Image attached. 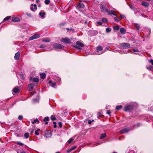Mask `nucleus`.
<instances>
[{
  "label": "nucleus",
  "instance_id": "1",
  "mask_svg": "<svg viewBox=\"0 0 153 153\" xmlns=\"http://www.w3.org/2000/svg\"><path fill=\"white\" fill-rule=\"evenodd\" d=\"M76 43V45H72L71 46L80 50H82V49L81 47H83L84 46V45L83 43L79 41L77 42Z\"/></svg>",
  "mask_w": 153,
  "mask_h": 153
},
{
  "label": "nucleus",
  "instance_id": "2",
  "mask_svg": "<svg viewBox=\"0 0 153 153\" xmlns=\"http://www.w3.org/2000/svg\"><path fill=\"white\" fill-rule=\"evenodd\" d=\"M134 107L133 105H126L124 108V111H130L134 110Z\"/></svg>",
  "mask_w": 153,
  "mask_h": 153
},
{
  "label": "nucleus",
  "instance_id": "3",
  "mask_svg": "<svg viewBox=\"0 0 153 153\" xmlns=\"http://www.w3.org/2000/svg\"><path fill=\"white\" fill-rule=\"evenodd\" d=\"M37 86V84L36 85L33 83H30L28 85L27 90L29 91H31L33 89L34 86L36 87Z\"/></svg>",
  "mask_w": 153,
  "mask_h": 153
},
{
  "label": "nucleus",
  "instance_id": "4",
  "mask_svg": "<svg viewBox=\"0 0 153 153\" xmlns=\"http://www.w3.org/2000/svg\"><path fill=\"white\" fill-rule=\"evenodd\" d=\"M121 47L123 48L126 49L129 48L130 47V44L127 43H123L120 44Z\"/></svg>",
  "mask_w": 153,
  "mask_h": 153
},
{
  "label": "nucleus",
  "instance_id": "5",
  "mask_svg": "<svg viewBox=\"0 0 153 153\" xmlns=\"http://www.w3.org/2000/svg\"><path fill=\"white\" fill-rule=\"evenodd\" d=\"M53 47L56 49H62L64 48V46L59 44L55 43L53 44Z\"/></svg>",
  "mask_w": 153,
  "mask_h": 153
},
{
  "label": "nucleus",
  "instance_id": "6",
  "mask_svg": "<svg viewBox=\"0 0 153 153\" xmlns=\"http://www.w3.org/2000/svg\"><path fill=\"white\" fill-rule=\"evenodd\" d=\"M61 41L65 44H69L71 43L70 40V39L67 38H62L61 40Z\"/></svg>",
  "mask_w": 153,
  "mask_h": 153
},
{
  "label": "nucleus",
  "instance_id": "7",
  "mask_svg": "<svg viewBox=\"0 0 153 153\" xmlns=\"http://www.w3.org/2000/svg\"><path fill=\"white\" fill-rule=\"evenodd\" d=\"M85 6L83 3L81 1H80L78 4L77 5L76 8H84Z\"/></svg>",
  "mask_w": 153,
  "mask_h": 153
},
{
  "label": "nucleus",
  "instance_id": "8",
  "mask_svg": "<svg viewBox=\"0 0 153 153\" xmlns=\"http://www.w3.org/2000/svg\"><path fill=\"white\" fill-rule=\"evenodd\" d=\"M100 8L101 11L102 12L105 13V12H108V10L105 8V7L104 4H102L101 5Z\"/></svg>",
  "mask_w": 153,
  "mask_h": 153
},
{
  "label": "nucleus",
  "instance_id": "9",
  "mask_svg": "<svg viewBox=\"0 0 153 153\" xmlns=\"http://www.w3.org/2000/svg\"><path fill=\"white\" fill-rule=\"evenodd\" d=\"M40 37V35L39 34H35L31 37L30 38V40H32Z\"/></svg>",
  "mask_w": 153,
  "mask_h": 153
},
{
  "label": "nucleus",
  "instance_id": "10",
  "mask_svg": "<svg viewBox=\"0 0 153 153\" xmlns=\"http://www.w3.org/2000/svg\"><path fill=\"white\" fill-rule=\"evenodd\" d=\"M20 52L18 51L15 54L14 56V59L16 60H18L19 59L20 56Z\"/></svg>",
  "mask_w": 153,
  "mask_h": 153
},
{
  "label": "nucleus",
  "instance_id": "11",
  "mask_svg": "<svg viewBox=\"0 0 153 153\" xmlns=\"http://www.w3.org/2000/svg\"><path fill=\"white\" fill-rule=\"evenodd\" d=\"M129 129H128V128H124L120 130V133L121 134L126 133L128 132L129 131Z\"/></svg>",
  "mask_w": 153,
  "mask_h": 153
},
{
  "label": "nucleus",
  "instance_id": "12",
  "mask_svg": "<svg viewBox=\"0 0 153 153\" xmlns=\"http://www.w3.org/2000/svg\"><path fill=\"white\" fill-rule=\"evenodd\" d=\"M12 21L14 22H18L20 21V19L17 17H13L12 18Z\"/></svg>",
  "mask_w": 153,
  "mask_h": 153
},
{
  "label": "nucleus",
  "instance_id": "13",
  "mask_svg": "<svg viewBox=\"0 0 153 153\" xmlns=\"http://www.w3.org/2000/svg\"><path fill=\"white\" fill-rule=\"evenodd\" d=\"M141 4L145 7H148L149 6V4L146 1H143L141 2Z\"/></svg>",
  "mask_w": 153,
  "mask_h": 153
},
{
  "label": "nucleus",
  "instance_id": "14",
  "mask_svg": "<svg viewBox=\"0 0 153 153\" xmlns=\"http://www.w3.org/2000/svg\"><path fill=\"white\" fill-rule=\"evenodd\" d=\"M120 33L122 34H124L126 31V29L123 27L121 28L120 29Z\"/></svg>",
  "mask_w": 153,
  "mask_h": 153
},
{
  "label": "nucleus",
  "instance_id": "15",
  "mask_svg": "<svg viewBox=\"0 0 153 153\" xmlns=\"http://www.w3.org/2000/svg\"><path fill=\"white\" fill-rule=\"evenodd\" d=\"M106 134L105 133H104L101 134L100 136V139H102L106 137Z\"/></svg>",
  "mask_w": 153,
  "mask_h": 153
},
{
  "label": "nucleus",
  "instance_id": "16",
  "mask_svg": "<svg viewBox=\"0 0 153 153\" xmlns=\"http://www.w3.org/2000/svg\"><path fill=\"white\" fill-rule=\"evenodd\" d=\"M96 49L97 52H98L99 51H101L103 50V48L102 46H99L97 47Z\"/></svg>",
  "mask_w": 153,
  "mask_h": 153
},
{
  "label": "nucleus",
  "instance_id": "17",
  "mask_svg": "<svg viewBox=\"0 0 153 153\" xmlns=\"http://www.w3.org/2000/svg\"><path fill=\"white\" fill-rule=\"evenodd\" d=\"M40 77L42 79H44L46 76V74L45 73H41L40 74Z\"/></svg>",
  "mask_w": 153,
  "mask_h": 153
},
{
  "label": "nucleus",
  "instance_id": "18",
  "mask_svg": "<svg viewBox=\"0 0 153 153\" xmlns=\"http://www.w3.org/2000/svg\"><path fill=\"white\" fill-rule=\"evenodd\" d=\"M66 24V22L62 23L59 25V26L60 28L63 27Z\"/></svg>",
  "mask_w": 153,
  "mask_h": 153
},
{
  "label": "nucleus",
  "instance_id": "19",
  "mask_svg": "<svg viewBox=\"0 0 153 153\" xmlns=\"http://www.w3.org/2000/svg\"><path fill=\"white\" fill-rule=\"evenodd\" d=\"M108 14L109 15L112 14L114 16H117V13H115L114 11L111 10H109L108 11Z\"/></svg>",
  "mask_w": 153,
  "mask_h": 153
},
{
  "label": "nucleus",
  "instance_id": "20",
  "mask_svg": "<svg viewBox=\"0 0 153 153\" xmlns=\"http://www.w3.org/2000/svg\"><path fill=\"white\" fill-rule=\"evenodd\" d=\"M44 133L45 135H48L51 134V131L49 130H45L44 131Z\"/></svg>",
  "mask_w": 153,
  "mask_h": 153
},
{
  "label": "nucleus",
  "instance_id": "21",
  "mask_svg": "<svg viewBox=\"0 0 153 153\" xmlns=\"http://www.w3.org/2000/svg\"><path fill=\"white\" fill-rule=\"evenodd\" d=\"M20 91V90L18 88H14L13 89V92L15 93H17L19 92Z\"/></svg>",
  "mask_w": 153,
  "mask_h": 153
},
{
  "label": "nucleus",
  "instance_id": "22",
  "mask_svg": "<svg viewBox=\"0 0 153 153\" xmlns=\"http://www.w3.org/2000/svg\"><path fill=\"white\" fill-rule=\"evenodd\" d=\"M134 26L136 28L137 30H139L140 29V25L137 23H134Z\"/></svg>",
  "mask_w": 153,
  "mask_h": 153
},
{
  "label": "nucleus",
  "instance_id": "23",
  "mask_svg": "<svg viewBox=\"0 0 153 153\" xmlns=\"http://www.w3.org/2000/svg\"><path fill=\"white\" fill-rule=\"evenodd\" d=\"M31 5L32 7H33V6H34V9H35V10L37 9V6H36V4H35L34 5H33V4H32ZM30 9L31 10H32L33 11H34V10L33 7H32L31 8H30Z\"/></svg>",
  "mask_w": 153,
  "mask_h": 153
},
{
  "label": "nucleus",
  "instance_id": "24",
  "mask_svg": "<svg viewBox=\"0 0 153 153\" xmlns=\"http://www.w3.org/2000/svg\"><path fill=\"white\" fill-rule=\"evenodd\" d=\"M45 14V12H40L39 13L40 16L42 18H43Z\"/></svg>",
  "mask_w": 153,
  "mask_h": 153
},
{
  "label": "nucleus",
  "instance_id": "25",
  "mask_svg": "<svg viewBox=\"0 0 153 153\" xmlns=\"http://www.w3.org/2000/svg\"><path fill=\"white\" fill-rule=\"evenodd\" d=\"M36 122H37L38 123H39V121L37 118H36V119L34 120L33 121H32V123L33 124H34L36 123Z\"/></svg>",
  "mask_w": 153,
  "mask_h": 153
},
{
  "label": "nucleus",
  "instance_id": "26",
  "mask_svg": "<svg viewBox=\"0 0 153 153\" xmlns=\"http://www.w3.org/2000/svg\"><path fill=\"white\" fill-rule=\"evenodd\" d=\"M39 81V79L37 78H34L33 79V82H38Z\"/></svg>",
  "mask_w": 153,
  "mask_h": 153
},
{
  "label": "nucleus",
  "instance_id": "27",
  "mask_svg": "<svg viewBox=\"0 0 153 153\" xmlns=\"http://www.w3.org/2000/svg\"><path fill=\"white\" fill-rule=\"evenodd\" d=\"M122 107H123L121 105H118L116 107L115 109L116 110H119L121 109Z\"/></svg>",
  "mask_w": 153,
  "mask_h": 153
},
{
  "label": "nucleus",
  "instance_id": "28",
  "mask_svg": "<svg viewBox=\"0 0 153 153\" xmlns=\"http://www.w3.org/2000/svg\"><path fill=\"white\" fill-rule=\"evenodd\" d=\"M98 118H99V117L103 118L104 117V116L103 114H102L100 112H99L98 113Z\"/></svg>",
  "mask_w": 153,
  "mask_h": 153
},
{
  "label": "nucleus",
  "instance_id": "29",
  "mask_svg": "<svg viewBox=\"0 0 153 153\" xmlns=\"http://www.w3.org/2000/svg\"><path fill=\"white\" fill-rule=\"evenodd\" d=\"M141 124L140 123H138L137 124H135L133 126V127H138L140 126Z\"/></svg>",
  "mask_w": 153,
  "mask_h": 153
},
{
  "label": "nucleus",
  "instance_id": "30",
  "mask_svg": "<svg viewBox=\"0 0 153 153\" xmlns=\"http://www.w3.org/2000/svg\"><path fill=\"white\" fill-rule=\"evenodd\" d=\"M113 28L116 30H118L119 29V27L118 26H114L113 27Z\"/></svg>",
  "mask_w": 153,
  "mask_h": 153
},
{
  "label": "nucleus",
  "instance_id": "31",
  "mask_svg": "<svg viewBox=\"0 0 153 153\" xmlns=\"http://www.w3.org/2000/svg\"><path fill=\"white\" fill-rule=\"evenodd\" d=\"M29 134L28 133H26L24 135V136L27 139L29 137Z\"/></svg>",
  "mask_w": 153,
  "mask_h": 153
},
{
  "label": "nucleus",
  "instance_id": "32",
  "mask_svg": "<svg viewBox=\"0 0 153 153\" xmlns=\"http://www.w3.org/2000/svg\"><path fill=\"white\" fill-rule=\"evenodd\" d=\"M10 18H11L10 16H7L4 19H3V21H5L6 20H9V19H10Z\"/></svg>",
  "mask_w": 153,
  "mask_h": 153
},
{
  "label": "nucleus",
  "instance_id": "33",
  "mask_svg": "<svg viewBox=\"0 0 153 153\" xmlns=\"http://www.w3.org/2000/svg\"><path fill=\"white\" fill-rule=\"evenodd\" d=\"M102 21L103 22H108L107 19L105 18H103L102 19Z\"/></svg>",
  "mask_w": 153,
  "mask_h": 153
},
{
  "label": "nucleus",
  "instance_id": "34",
  "mask_svg": "<svg viewBox=\"0 0 153 153\" xmlns=\"http://www.w3.org/2000/svg\"><path fill=\"white\" fill-rule=\"evenodd\" d=\"M74 140V139L72 137H71L68 141L67 142L69 144H70L73 140Z\"/></svg>",
  "mask_w": 153,
  "mask_h": 153
},
{
  "label": "nucleus",
  "instance_id": "35",
  "mask_svg": "<svg viewBox=\"0 0 153 153\" xmlns=\"http://www.w3.org/2000/svg\"><path fill=\"white\" fill-rule=\"evenodd\" d=\"M51 120L53 121L56 120V118L53 115H51Z\"/></svg>",
  "mask_w": 153,
  "mask_h": 153
},
{
  "label": "nucleus",
  "instance_id": "36",
  "mask_svg": "<svg viewBox=\"0 0 153 153\" xmlns=\"http://www.w3.org/2000/svg\"><path fill=\"white\" fill-rule=\"evenodd\" d=\"M114 19L116 22H119L120 21V18L117 17H115L114 18Z\"/></svg>",
  "mask_w": 153,
  "mask_h": 153
},
{
  "label": "nucleus",
  "instance_id": "37",
  "mask_svg": "<svg viewBox=\"0 0 153 153\" xmlns=\"http://www.w3.org/2000/svg\"><path fill=\"white\" fill-rule=\"evenodd\" d=\"M16 144L17 145H20L21 146H22L24 145V144L23 143L19 141L17 142Z\"/></svg>",
  "mask_w": 153,
  "mask_h": 153
},
{
  "label": "nucleus",
  "instance_id": "38",
  "mask_svg": "<svg viewBox=\"0 0 153 153\" xmlns=\"http://www.w3.org/2000/svg\"><path fill=\"white\" fill-rule=\"evenodd\" d=\"M111 29L109 27H107L106 29V32L109 33L111 31Z\"/></svg>",
  "mask_w": 153,
  "mask_h": 153
},
{
  "label": "nucleus",
  "instance_id": "39",
  "mask_svg": "<svg viewBox=\"0 0 153 153\" xmlns=\"http://www.w3.org/2000/svg\"><path fill=\"white\" fill-rule=\"evenodd\" d=\"M49 120V117H45L44 118L43 121H48Z\"/></svg>",
  "mask_w": 153,
  "mask_h": 153
},
{
  "label": "nucleus",
  "instance_id": "40",
  "mask_svg": "<svg viewBox=\"0 0 153 153\" xmlns=\"http://www.w3.org/2000/svg\"><path fill=\"white\" fill-rule=\"evenodd\" d=\"M50 2V0H45V4L48 5Z\"/></svg>",
  "mask_w": 153,
  "mask_h": 153
},
{
  "label": "nucleus",
  "instance_id": "41",
  "mask_svg": "<svg viewBox=\"0 0 153 153\" xmlns=\"http://www.w3.org/2000/svg\"><path fill=\"white\" fill-rule=\"evenodd\" d=\"M146 68L147 69L151 71H152L153 69V68L151 66L146 67Z\"/></svg>",
  "mask_w": 153,
  "mask_h": 153
},
{
  "label": "nucleus",
  "instance_id": "42",
  "mask_svg": "<svg viewBox=\"0 0 153 153\" xmlns=\"http://www.w3.org/2000/svg\"><path fill=\"white\" fill-rule=\"evenodd\" d=\"M43 41L45 42H50L51 40L50 39H47L43 40Z\"/></svg>",
  "mask_w": 153,
  "mask_h": 153
},
{
  "label": "nucleus",
  "instance_id": "43",
  "mask_svg": "<svg viewBox=\"0 0 153 153\" xmlns=\"http://www.w3.org/2000/svg\"><path fill=\"white\" fill-rule=\"evenodd\" d=\"M58 125L59 126L60 128H61L62 126V123L61 122H59L58 123Z\"/></svg>",
  "mask_w": 153,
  "mask_h": 153
},
{
  "label": "nucleus",
  "instance_id": "44",
  "mask_svg": "<svg viewBox=\"0 0 153 153\" xmlns=\"http://www.w3.org/2000/svg\"><path fill=\"white\" fill-rule=\"evenodd\" d=\"M132 50L134 52H139V51L138 49H132Z\"/></svg>",
  "mask_w": 153,
  "mask_h": 153
},
{
  "label": "nucleus",
  "instance_id": "45",
  "mask_svg": "<svg viewBox=\"0 0 153 153\" xmlns=\"http://www.w3.org/2000/svg\"><path fill=\"white\" fill-rule=\"evenodd\" d=\"M23 117L22 115H19L18 117V119L19 120H21L23 119Z\"/></svg>",
  "mask_w": 153,
  "mask_h": 153
},
{
  "label": "nucleus",
  "instance_id": "46",
  "mask_svg": "<svg viewBox=\"0 0 153 153\" xmlns=\"http://www.w3.org/2000/svg\"><path fill=\"white\" fill-rule=\"evenodd\" d=\"M52 86L53 87H54L56 85V84L55 82L52 83L51 84Z\"/></svg>",
  "mask_w": 153,
  "mask_h": 153
},
{
  "label": "nucleus",
  "instance_id": "47",
  "mask_svg": "<svg viewBox=\"0 0 153 153\" xmlns=\"http://www.w3.org/2000/svg\"><path fill=\"white\" fill-rule=\"evenodd\" d=\"M111 111L110 110H108L107 111L106 113L110 115L111 116Z\"/></svg>",
  "mask_w": 153,
  "mask_h": 153
},
{
  "label": "nucleus",
  "instance_id": "48",
  "mask_svg": "<svg viewBox=\"0 0 153 153\" xmlns=\"http://www.w3.org/2000/svg\"><path fill=\"white\" fill-rule=\"evenodd\" d=\"M149 62L152 65H153V60L152 59H151L149 60Z\"/></svg>",
  "mask_w": 153,
  "mask_h": 153
},
{
  "label": "nucleus",
  "instance_id": "49",
  "mask_svg": "<svg viewBox=\"0 0 153 153\" xmlns=\"http://www.w3.org/2000/svg\"><path fill=\"white\" fill-rule=\"evenodd\" d=\"M97 23L99 25H101L102 24V23L100 21H97Z\"/></svg>",
  "mask_w": 153,
  "mask_h": 153
},
{
  "label": "nucleus",
  "instance_id": "50",
  "mask_svg": "<svg viewBox=\"0 0 153 153\" xmlns=\"http://www.w3.org/2000/svg\"><path fill=\"white\" fill-rule=\"evenodd\" d=\"M76 148V146H74L72 147H71V148L72 150H74Z\"/></svg>",
  "mask_w": 153,
  "mask_h": 153
},
{
  "label": "nucleus",
  "instance_id": "51",
  "mask_svg": "<svg viewBox=\"0 0 153 153\" xmlns=\"http://www.w3.org/2000/svg\"><path fill=\"white\" fill-rule=\"evenodd\" d=\"M35 134L36 135H39V133L37 131H36L35 132Z\"/></svg>",
  "mask_w": 153,
  "mask_h": 153
},
{
  "label": "nucleus",
  "instance_id": "52",
  "mask_svg": "<svg viewBox=\"0 0 153 153\" xmlns=\"http://www.w3.org/2000/svg\"><path fill=\"white\" fill-rule=\"evenodd\" d=\"M45 45H40V48H45Z\"/></svg>",
  "mask_w": 153,
  "mask_h": 153
},
{
  "label": "nucleus",
  "instance_id": "53",
  "mask_svg": "<svg viewBox=\"0 0 153 153\" xmlns=\"http://www.w3.org/2000/svg\"><path fill=\"white\" fill-rule=\"evenodd\" d=\"M120 17L121 19H123L124 17V16L123 15L121 14L120 15Z\"/></svg>",
  "mask_w": 153,
  "mask_h": 153
},
{
  "label": "nucleus",
  "instance_id": "54",
  "mask_svg": "<svg viewBox=\"0 0 153 153\" xmlns=\"http://www.w3.org/2000/svg\"><path fill=\"white\" fill-rule=\"evenodd\" d=\"M72 150L71 149V148L70 149L68 150L67 151V152L68 153H69Z\"/></svg>",
  "mask_w": 153,
  "mask_h": 153
},
{
  "label": "nucleus",
  "instance_id": "55",
  "mask_svg": "<svg viewBox=\"0 0 153 153\" xmlns=\"http://www.w3.org/2000/svg\"><path fill=\"white\" fill-rule=\"evenodd\" d=\"M91 123H92V121L90 120H88V123L89 124H91Z\"/></svg>",
  "mask_w": 153,
  "mask_h": 153
},
{
  "label": "nucleus",
  "instance_id": "56",
  "mask_svg": "<svg viewBox=\"0 0 153 153\" xmlns=\"http://www.w3.org/2000/svg\"><path fill=\"white\" fill-rule=\"evenodd\" d=\"M132 9H133V7L132 5H131L129 6Z\"/></svg>",
  "mask_w": 153,
  "mask_h": 153
},
{
  "label": "nucleus",
  "instance_id": "57",
  "mask_svg": "<svg viewBox=\"0 0 153 153\" xmlns=\"http://www.w3.org/2000/svg\"><path fill=\"white\" fill-rule=\"evenodd\" d=\"M49 83L50 84H52V81L51 80H50L49 82Z\"/></svg>",
  "mask_w": 153,
  "mask_h": 153
},
{
  "label": "nucleus",
  "instance_id": "58",
  "mask_svg": "<svg viewBox=\"0 0 153 153\" xmlns=\"http://www.w3.org/2000/svg\"><path fill=\"white\" fill-rule=\"evenodd\" d=\"M57 127V126H56V125H54L53 126V127L54 128H56Z\"/></svg>",
  "mask_w": 153,
  "mask_h": 153
},
{
  "label": "nucleus",
  "instance_id": "59",
  "mask_svg": "<svg viewBox=\"0 0 153 153\" xmlns=\"http://www.w3.org/2000/svg\"><path fill=\"white\" fill-rule=\"evenodd\" d=\"M34 132V130H32L31 131V132H30V133L31 134H32V133H33Z\"/></svg>",
  "mask_w": 153,
  "mask_h": 153
},
{
  "label": "nucleus",
  "instance_id": "60",
  "mask_svg": "<svg viewBox=\"0 0 153 153\" xmlns=\"http://www.w3.org/2000/svg\"><path fill=\"white\" fill-rule=\"evenodd\" d=\"M53 124L54 125H56V122H53Z\"/></svg>",
  "mask_w": 153,
  "mask_h": 153
},
{
  "label": "nucleus",
  "instance_id": "61",
  "mask_svg": "<svg viewBox=\"0 0 153 153\" xmlns=\"http://www.w3.org/2000/svg\"><path fill=\"white\" fill-rule=\"evenodd\" d=\"M36 131H37L38 132L39 131H40V129L39 128H38V129H37V130Z\"/></svg>",
  "mask_w": 153,
  "mask_h": 153
},
{
  "label": "nucleus",
  "instance_id": "62",
  "mask_svg": "<svg viewBox=\"0 0 153 153\" xmlns=\"http://www.w3.org/2000/svg\"><path fill=\"white\" fill-rule=\"evenodd\" d=\"M20 153H26L24 151H23V152H21Z\"/></svg>",
  "mask_w": 153,
  "mask_h": 153
},
{
  "label": "nucleus",
  "instance_id": "63",
  "mask_svg": "<svg viewBox=\"0 0 153 153\" xmlns=\"http://www.w3.org/2000/svg\"><path fill=\"white\" fill-rule=\"evenodd\" d=\"M48 122H46L45 123V124L46 125H47L48 124Z\"/></svg>",
  "mask_w": 153,
  "mask_h": 153
},
{
  "label": "nucleus",
  "instance_id": "64",
  "mask_svg": "<svg viewBox=\"0 0 153 153\" xmlns=\"http://www.w3.org/2000/svg\"><path fill=\"white\" fill-rule=\"evenodd\" d=\"M70 30L71 31H72V30H73V29H72V28H71V29H70Z\"/></svg>",
  "mask_w": 153,
  "mask_h": 153
}]
</instances>
